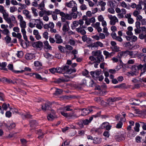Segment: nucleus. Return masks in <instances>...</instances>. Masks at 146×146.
<instances>
[{"label": "nucleus", "mask_w": 146, "mask_h": 146, "mask_svg": "<svg viewBox=\"0 0 146 146\" xmlns=\"http://www.w3.org/2000/svg\"><path fill=\"white\" fill-rule=\"evenodd\" d=\"M7 65V63L5 62H3L2 63L0 62V69L4 70H7V68H5Z\"/></svg>", "instance_id": "bb28decb"}, {"label": "nucleus", "mask_w": 146, "mask_h": 146, "mask_svg": "<svg viewBox=\"0 0 146 146\" xmlns=\"http://www.w3.org/2000/svg\"><path fill=\"white\" fill-rule=\"evenodd\" d=\"M0 13L2 14L3 18L5 21L8 23L10 21L8 13L6 12V10L2 5H0Z\"/></svg>", "instance_id": "f03ea898"}, {"label": "nucleus", "mask_w": 146, "mask_h": 146, "mask_svg": "<svg viewBox=\"0 0 146 146\" xmlns=\"http://www.w3.org/2000/svg\"><path fill=\"white\" fill-rule=\"evenodd\" d=\"M100 113V112H99L98 113L97 115H93L92 116L90 117L89 120L88 119H86L82 121L83 124L85 125H87L88 124V123H90V122L93 119V117H97L99 116Z\"/></svg>", "instance_id": "6e6552de"}, {"label": "nucleus", "mask_w": 146, "mask_h": 146, "mask_svg": "<svg viewBox=\"0 0 146 146\" xmlns=\"http://www.w3.org/2000/svg\"><path fill=\"white\" fill-rule=\"evenodd\" d=\"M33 75H35V78L38 80H44L45 81L47 80V79L46 78H42L40 75L39 74L37 73H33Z\"/></svg>", "instance_id": "7c9ffc66"}, {"label": "nucleus", "mask_w": 146, "mask_h": 146, "mask_svg": "<svg viewBox=\"0 0 146 146\" xmlns=\"http://www.w3.org/2000/svg\"><path fill=\"white\" fill-rule=\"evenodd\" d=\"M17 10V8L15 6L11 7L10 8V12L11 13H13Z\"/></svg>", "instance_id": "603ef678"}, {"label": "nucleus", "mask_w": 146, "mask_h": 146, "mask_svg": "<svg viewBox=\"0 0 146 146\" xmlns=\"http://www.w3.org/2000/svg\"><path fill=\"white\" fill-rule=\"evenodd\" d=\"M108 17L110 20V23L111 25H114L116 22H118V20L115 16L109 15Z\"/></svg>", "instance_id": "20e7f679"}, {"label": "nucleus", "mask_w": 146, "mask_h": 146, "mask_svg": "<svg viewBox=\"0 0 146 146\" xmlns=\"http://www.w3.org/2000/svg\"><path fill=\"white\" fill-rule=\"evenodd\" d=\"M68 43L72 46H74L75 44V42L72 38L69 39Z\"/></svg>", "instance_id": "680f3d73"}, {"label": "nucleus", "mask_w": 146, "mask_h": 146, "mask_svg": "<svg viewBox=\"0 0 146 146\" xmlns=\"http://www.w3.org/2000/svg\"><path fill=\"white\" fill-rule=\"evenodd\" d=\"M0 31L2 32V33L3 34L6 35L7 36L8 35L9 33V31L7 29H5L3 30H1L0 29Z\"/></svg>", "instance_id": "a19ab883"}, {"label": "nucleus", "mask_w": 146, "mask_h": 146, "mask_svg": "<svg viewBox=\"0 0 146 146\" xmlns=\"http://www.w3.org/2000/svg\"><path fill=\"white\" fill-rule=\"evenodd\" d=\"M19 83L20 84L24 86H27V85L25 83V81L22 79H18L17 80Z\"/></svg>", "instance_id": "5fc2aeb1"}, {"label": "nucleus", "mask_w": 146, "mask_h": 146, "mask_svg": "<svg viewBox=\"0 0 146 146\" xmlns=\"http://www.w3.org/2000/svg\"><path fill=\"white\" fill-rule=\"evenodd\" d=\"M137 20L140 21L142 25H146V19L143 18V17L141 15H139L137 17Z\"/></svg>", "instance_id": "2eb2a0df"}, {"label": "nucleus", "mask_w": 146, "mask_h": 146, "mask_svg": "<svg viewBox=\"0 0 146 146\" xmlns=\"http://www.w3.org/2000/svg\"><path fill=\"white\" fill-rule=\"evenodd\" d=\"M83 113L81 114L82 115L85 116L87 115L90 113V111L88 109H84L82 110Z\"/></svg>", "instance_id": "a18cd8bd"}, {"label": "nucleus", "mask_w": 146, "mask_h": 146, "mask_svg": "<svg viewBox=\"0 0 146 146\" xmlns=\"http://www.w3.org/2000/svg\"><path fill=\"white\" fill-rule=\"evenodd\" d=\"M83 19L85 21V24L88 25H90L91 23H94L96 21L94 17L90 18H87L86 17L84 19L83 18Z\"/></svg>", "instance_id": "0eeeda50"}, {"label": "nucleus", "mask_w": 146, "mask_h": 146, "mask_svg": "<svg viewBox=\"0 0 146 146\" xmlns=\"http://www.w3.org/2000/svg\"><path fill=\"white\" fill-rule=\"evenodd\" d=\"M97 60H96V62L98 63H99L101 61L102 62L104 60L103 56L102 55L97 57Z\"/></svg>", "instance_id": "09e8293b"}, {"label": "nucleus", "mask_w": 146, "mask_h": 146, "mask_svg": "<svg viewBox=\"0 0 146 146\" xmlns=\"http://www.w3.org/2000/svg\"><path fill=\"white\" fill-rule=\"evenodd\" d=\"M52 104V103L49 101H47L42 106V109L43 111H45L49 109V106Z\"/></svg>", "instance_id": "1a4fd4ad"}, {"label": "nucleus", "mask_w": 146, "mask_h": 146, "mask_svg": "<svg viewBox=\"0 0 146 146\" xmlns=\"http://www.w3.org/2000/svg\"><path fill=\"white\" fill-rule=\"evenodd\" d=\"M20 27L21 28V32L23 34L24 39L25 40H27V38L26 35V31L25 28L27 27L26 22L25 21L19 23Z\"/></svg>", "instance_id": "7ed1b4c3"}, {"label": "nucleus", "mask_w": 146, "mask_h": 146, "mask_svg": "<svg viewBox=\"0 0 146 146\" xmlns=\"http://www.w3.org/2000/svg\"><path fill=\"white\" fill-rule=\"evenodd\" d=\"M55 41L57 44H61L63 42V40L61 36L58 34H56L55 35Z\"/></svg>", "instance_id": "4468645a"}, {"label": "nucleus", "mask_w": 146, "mask_h": 146, "mask_svg": "<svg viewBox=\"0 0 146 146\" xmlns=\"http://www.w3.org/2000/svg\"><path fill=\"white\" fill-rule=\"evenodd\" d=\"M131 17V15L130 13L126 14L125 15V18L127 19L128 23L130 24H133L134 22V20Z\"/></svg>", "instance_id": "9d476101"}, {"label": "nucleus", "mask_w": 146, "mask_h": 146, "mask_svg": "<svg viewBox=\"0 0 146 146\" xmlns=\"http://www.w3.org/2000/svg\"><path fill=\"white\" fill-rule=\"evenodd\" d=\"M81 4L82 5L80 6V9L81 10L84 11L87 9V7L86 5L84 4L83 3Z\"/></svg>", "instance_id": "3c124183"}, {"label": "nucleus", "mask_w": 146, "mask_h": 146, "mask_svg": "<svg viewBox=\"0 0 146 146\" xmlns=\"http://www.w3.org/2000/svg\"><path fill=\"white\" fill-rule=\"evenodd\" d=\"M140 13V11H138L137 10H135L133 12V15L135 17H136V19L137 20V17L139 15V14Z\"/></svg>", "instance_id": "864d4df0"}, {"label": "nucleus", "mask_w": 146, "mask_h": 146, "mask_svg": "<svg viewBox=\"0 0 146 146\" xmlns=\"http://www.w3.org/2000/svg\"><path fill=\"white\" fill-rule=\"evenodd\" d=\"M44 44L45 46H46V48L47 49L51 50L52 49L51 46L49 45L48 42L47 41H46L44 42Z\"/></svg>", "instance_id": "de8ad7c7"}, {"label": "nucleus", "mask_w": 146, "mask_h": 146, "mask_svg": "<svg viewBox=\"0 0 146 146\" xmlns=\"http://www.w3.org/2000/svg\"><path fill=\"white\" fill-rule=\"evenodd\" d=\"M39 21L38 23L36 24V27L38 29L41 30L42 28V25L43 24L42 21H41L40 19H36L35 21Z\"/></svg>", "instance_id": "6ab92c4d"}, {"label": "nucleus", "mask_w": 146, "mask_h": 146, "mask_svg": "<svg viewBox=\"0 0 146 146\" xmlns=\"http://www.w3.org/2000/svg\"><path fill=\"white\" fill-rule=\"evenodd\" d=\"M93 54L95 56H97V57L101 55L102 52L100 50H98L96 51H94L92 52Z\"/></svg>", "instance_id": "37998d69"}, {"label": "nucleus", "mask_w": 146, "mask_h": 146, "mask_svg": "<svg viewBox=\"0 0 146 146\" xmlns=\"http://www.w3.org/2000/svg\"><path fill=\"white\" fill-rule=\"evenodd\" d=\"M69 22L67 21L63 25L62 27V31L64 32H66L68 31L69 29Z\"/></svg>", "instance_id": "a211bd4d"}, {"label": "nucleus", "mask_w": 146, "mask_h": 146, "mask_svg": "<svg viewBox=\"0 0 146 146\" xmlns=\"http://www.w3.org/2000/svg\"><path fill=\"white\" fill-rule=\"evenodd\" d=\"M35 57L34 55L31 53L27 54L25 56L26 59L28 60H31L34 58Z\"/></svg>", "instance_id": "cd10ccee"}, {"label": "nucleus", "mask_w": 146, "mask_h": 146, "mask_svg": "<svg viewBox=\"0 0 146 146\" xmlns=\"http://www.w3.org/2000/svg\"><path fill=\"white\" fill-rule=\"evenodd\" d=\"M5 40L6 43H9L11 42V38L8 35H7L5 38Z\"/></svg>", "instance_id": "052dcab7"}, {"label": "nucleus", "mask_w": 146, "mask_h": 146, "mask_svg": "<svg viewBox=\"0 0 146 146\" xmlns=\"http://www.w3.org/2000/svg\"><path fill=\"white\" fill-rule=\"evenodd\" d=\"M76 31L78 33H80L82 35H84L86 34V32L84 30L82 29L78 28L76 29Z\"/></svg>", "instance_id": "79ce46f5"}, {"label": "nucleus", "mask_w": 146, "mask_h": 146, "mask_svg": "<svg viewBox=\"0 0 146 146\" xmlns=\"http://www.w3.org/2000/svg\"><path fill=\"white\" fill-rule=\"evenodd\" d=\"M99 46L100 47H102L103 46V44L100 41H97L94 43V45L92 47H97Z\"/></svg>", "instance_id": "72a5a7b5"}, {"label": "nucleus", "mask_w": 146, "mask_h": 146, "mask_svg": "<svg viewBox=\"0 0 146 146\" xmlns=\"http://www.w3.org/2000/svg\"><path fill=\"white\" fill-rule=\"evenodd\" d=\"M139 123L143 129L146 130V123H144L143 122H140Z\"/></svg>", "instance_id": "0e129e2a"}, {"label": "nucleus", "mask_w": 146, "mask_h": 146, "mask_svg": "<svg viewBox=\"0 0 146 146\" xmlns=\"http://www.w3.org/2000/svg\"><path fill=\"white\" fill-rule=\"evenodd\" d=\"M58 50L61 53H64L65 52L64 49H65V47L61 45H59L58 46Z\"/></svg>", "instance_id": "49530a36"}, {"label": "nucleus", "mask_w": 146, "mask_h": 146, "mask_svg": "<svg viewBox=\"0 0 146 146\" xmlns=\"http://www.w3.org/2000/svg\"><path fill=\"white\" fill-rule=\"evenodd\" d=\"M127 55H129L131 58H134L135 57L136 53L134 54V52L132 51L127 50Z\"/></svg>", "instance_id": "58836bf2"}, {"label": "nucleus", "mask_w": 146, "mask_h": 146, "mask_svg": "<svg viewBox=\"0 0 146 146\" xmlns=\"http://www.w3.org/2000/svg\"><path fill=\"white\" fill-rule=\"evenodd\" d=\"M141 69V74L146 72V66L140 64L138 66L134 65L131 68L132 72L137 75L138 72V70Z\"/></svg>", "instance_id": "f257e3e1"}, {"label": "nucleus", "mask_w": 146, "mask_h": 146, "mask_svg": "<svg viewBox=\"0 0 146 146\" xmlns=\"http://www.w3.org/2000/svg\"><path fill=\"white\" fill-rule=\"evenodd\" d=\"M65 48L69 50H71L73 49V48L71 45L66 44L65 45Z\"/></svg>", "instance_id": "774afa93"}, {"label": "nucleus", "mask_w": 146, "mask_h": 146, "mask_svg": "<svg viewBox=\"0 0 146 146\" xmlns=\"http://www.w3.org/2000/svg\"><path fill=\"white\" fill-rule=\"evenodd\" d=\"M23 14L25 16L26 19L30 20L31 19L32 16L30 14V12L27 10L24 9L22 11Z\"/></svg>", "instance_id": "9b49d317"}, {"label": "nucleus", "mask_w": 146, "mask_h": 146, "mask_svg": "<svg viewBox=\"0 0 146 146\" xmlns=\"http://www.w3.org/2000/svg\"><path fill=\"white\" fill-rule=\"evenodd\" d=\"M48 33L47 31H45L42 34L43 37L46 40L48 38Z\"/></svg>", "instance_id": "bf43d9fd"}, {"label": "nucleus", "mask_w": 146, "mask_h": 146, "mask_svg": "<svg viewBox=\"0 0 146 146\" xmlns=\"http://www.w3.org/2000/svg\"><path fill=\"white\" fill-rule=\"evenodd\" d=\"M132 43L130 42H127L124 43L123 46L126 48H130L132 46Z\"/></svg>", "instance_id": "e433bc0d"}, {"label": "nucleus", "mask_w": 146, "mask_h": 146, "mask_svg": "<svg viewBox=\"0 0 146 146\" xmlns=\"http://www.w3.org/2000/svg\"><path fill=\"white\" fill-rule=\"evenodd\" d=\"M76 4L75 2L73 1H71L69 2H67L65 4V5L66 6L72 8L75 6Z\"/></svg>", "instance_id": "dca6fc26"}, {"label": "nucleus", "mask_w": 146, "mask_h": 146, "mask_svg": "<svg viewBox=\"0 0 146 146\" xmlns=\"http://www.w3.org/2000/svg\"><path fill=\"white\" fill-rule=\"evenodd\" d=\"M45 5L44 1H42L40 3L38 4V9L40 10H43L44 8Z\"/></svg>", "instance_id": "2f4dec72"}, {"label": "nucleus", "mask_w": 146, "mask_h": 146, "mask_svg": "<svg viewBox=\"0 0 146 146\" xmlns=\"http://www.w3.org/2000/svg\"><path fill=\"white\" fill-rule=\"evenodd\" d=\"M17 18L19 21V23L22 22L24 21L23 17L20 14H19L17 16Z\"/></svg>", "instance_id": "8fccbe9b"}, {"label": "nucleus", "mask_w": 146, "mask_h": 146, "mask_svg": "<svg viewBox=\"0 0 146 146\" xmlns=\"http://www.w3.org/2000/svg\"><path fill=\"white\" fill-rule=\"evenodd\" d=\"M121 6L124 8H125L127 9H129L130 7L129 5H127V4L124 1H122L120 3Z\"/></svg>", "instance_id": "c756f323"}, {"label": "nucleus", "mask_w": 146, "mask_h": 146, "mask_svg": "<svg viewBox=\"0 0 146 146\" xmlns=\"http://www.w3.org/2000/svg\"><path fill=\"white\" fill-rule=\"evenodd\" d=\"M37 124V123L36 120H32L30 121V125L31 127H33V128L31 129L30 130L32 129H34L35 127Z\"/></svg>", "instance_id": "c85d7f7f"}, {"label": "nucleus", "mask_w": 146, "mask_h": 146, "mask_svg": "<svg viewBox=\"0 0 146 146\" xmlns=\"http://www.w3.org/2000/svg\"><path fill=\"white\" fill-rule=\"evenodd\" d=\"M117 98H110L107 100L108 104L109 106H111L113 104V102L116 101Z\"/></svg>", "instance_id": "a878e982"}, {"label": "nucleus", "mask_w": 146, "mask_h": 146, "mask_svg": "<svg viewBox=\"0 0 146 146\" xmlns=\"http://www.w3.org/2000/svg\"><path fill=\"white\" fill-rule=\"evenodd\" d=\"M61 17L62 21L64 22L67 20H71L72 19L71 16L68 14L65 13L63 12L61 13L60 15Z\"/></svg>", "instance_id": "39448f33"}, {"label": "nucleus", "mask_w": 146, "mask_h": 146, "mask_svg": "<svg viewBox=\"0 0 146 146\" xmlns=\"http://www.w3.org/2000/svg\"><path fill=\"white\" fill-rule=\"evenodd\" d=\"M127 56V50L125 51H121L118 53L117 56L120 59H121L122 57L126 56Z\"/></svg>", "instance_id": "b1692460"}, {"label": "nucleus", "mask_w": 146, "mask_h": 146, "mask_svg": "<svg viewBox=\"0 0 146 146\" xmlns=\"http://www.w3.org/2000/svg\"><path fill=\"white\" fill-rule=\"evenodd\" d=\"M100 23L99 22H96L95 23L92 24V26L96 29L99 33L101 32L102 29L100 26Z\"/></svg>", "instance_id": "ddd939ff"}, {"label": "nucleus", "mask_w": 146, "mask_h": 146, "mask_svg": "<svg viewBox=\"0 0 146 146\" xmlns=\"http://www.w3.org/2000/svg\"><path fill=\"white\" fill-rule=\"evenodd\" d=\"M35 66L36 67H40L42 66V63L38 61H36L34 62Z\"/></svg>", "instance_id": "13d9d810"}, {"label": "nucleus", "mask_w": 146, "mask_h": 146, "mask_svg": "<svg viewBox=\"0 0 146 146\" xmlns=\"http://www.w3.org/2000/svg\"><path fill=\"white\" fill-rule=\"evenodd\" d=\"M98 5L101 7V10L102 11H104L105 9V6L106 5L105 2L102 1H100L98 2Z\"/></svg>", "instance_id": "412c9836"}, {"label": "nucleus", "mask_w": 146, "mask_h": 146, "mask_svg": "<svg viewBox=\"0 0 146 146\" xmlns=\"http://www.w3.org/2000/svg\"><path fill=\"white\" fill-rule=\"evenodd\" d=\"M54 89L56 90L55 92L54 93V95H57L61 94L62 92V90L60 89L53 88H52L51 89Z\"/></svg>", "instance_id": "f704fd0d"}, {"label": "nucleus", "mask_w": 146, "mask_h": 146, "mask_svg": "<svg viewBox=\"0 0 146 146\" xmlns=\"http://www.w3.org/2000/svg\"><path fill=\"white\" fill-rule=\"evenodd\" d=\"M100 139L98 138H95L94 139L93 142L95 144L99 143H100Z\"/></svg>", "instance_id": "4d7b16f0"}, {"label": "nucleus", "mask_w": 146, "mask_h": 146, "mask_svg": "<svg viewBox=\"0 0 146 146\" xmlns=\"http://www.w3.org/2000/svg\"><path fill=\"white\" fill-rule=\"evenodd\" d=\"M58 118L56 115H53L51 113L48 114L47 116L48 120L50 121H52L53 120Z\"/></svg>", "instance_id": "f3484780"}, {"label": "nucleus", "mask_w": 146, "mask_h": 146, "mask_svg": "<svg viewBox=\"0 0 146 146\" xmlns=\"http://www.w3.org/2000/svg\"><path fill=\"white\" fill-rule=\"evenodd\" d=\"M33 34L37 40H39L41 38V36L39 35L38 31L37 30H34L33 31Z\"/></svg>", "instance_id": "aec40b11"}, {"label": "nucleus", "mask_w": 146, "mask_h": 146, "mask_svg": "<svg viewBox=\"0 0 146 146\" xmlns=\"http://www.w3.org/2000/svg\"><path fill=\"white\" fill-rule=\"evenodd\" d=\"M44 56L48 59H50L53 58L54 56L46 52L43 54Z\"/></svg>", "instance_id": "473e14b6"}, {"label": "nucleus", "mask_w": 146, "mask_h": 146, "mask_svg": "<svg viewBox=\"0 0 146 146\" xmlns=\"http://www.w3.org/2000/svg\"><path fill=\"white\" fill-rule=\"evenodd\" d=\"M112 50L115 52H117L120 51L119 47L117 46H115L113 47H111Z\"/></svg>", "instance_id": "6e6d98bb"}, {"label": "nucleus", "mask_w": 146, "mask_h": 146, "mask_svg": "<svg viewBox=\"0 0 146 146\" xmlns=\"http://www.w3.org/2000/svg\"><path fill=\"white\" fill-rule=\"evenodd\" d=\"M140 33H146V27H145L143 26L140 28Z\"/></svg>", "instance_id": "338daca9"}, {"label": "nucleus", "mask_w": 146, "mask_h": 146, "mask_svg": "<svg viewBox=\"0 0 146 146\" xmlns=\"http://www.w3.org/2000/svg\"><path fill=\"white\" fill-rule=\"evenodd\" d=\"M32 46L34 48H39L40 49L42 48L43 46V44L42 42L38 41L33 43Z\"/></svg>", "instance_id": "423d86ee"}, {"label": "nucleus", "mask_w": 146, "mask_h": 146, "mask_svg": "<svg viewBox=\"0 0 146 146\" xmlns=\"http://www.w3.org/2000/svg\"><path fill=\"white\" fill-rule=\"evenodd\" d=\"M3 124L5 127L8 130H10L14 128L15 126V124L14 123H11L9 125H8L5 123H4Z\"/></svg>", "instance_id": "5701e85b"}, {"label": "nucleus", "mask_w": 146, "mask_h": 146, "mask_svg": "<svg viewBox=\"0 0 146 146\" xmlns=\"http://www.w3.org/2000/svg\"><path fill=\"white\" fill-rule=\"evenodd\" d=\"M127 30L126 31V34L129 36H131L133 35L132 31L133 30V27L131 26H129L127 27Z\"/></svg>", "instance_id": "393cba45"}, {"label": "nucleus", "mask_w": 146, "mask_h": 146, "mask_svg": "<svg viewBox=\"0 0 146 146\" xmlns=\"http://www.w3.org/2000/svg\"><path fill=\"white\" fill-rule=\"evenodd\" d=\"M63 72L62 68L58 67L56 68V73H62Z\"/></svg>", "instance_id": "69168bd1"}, {"label": "nucleus", "mask_w": 146, "mask_h": 146, "mask_svg": "<svg viewBox=\"0 0 146 146\" xmlns=\"http://www.w3.org/2000/svg\"><path fill=\"white\" fill-rule=\"evenodd\" d=\"M101 72L99 70L95 71H92L90 72V74L93 78L95 80H97Z\"/></svg>", "instance_id": "f8f14e48"}, {"label": "nucleus", "mask_w": 146, "mask_h": 146, "mask_svg": "<svg viewBox=\"0 0 146 146\" xmlns=\"http://www.w3.org/2000/svg\"><path fill=\"white\" fill-rule=\"evenodd\" d=\"M79 24V23L78 21H75L73 23V25L71 26V27L72 29H74L75 28L78 26Z\"/></svg>", "instance_id": "ea45409f"}, {"label": "nucleus", "mask_w": 146, "mask_h": 146, "mask_svg": "<svg viewBox=\"0 0 146 146\" xmlns=\"http://www.w3.org/2000/svg\"><path fill=\"white\" fill-rule=\"evenodd\" d=\"M20 115H21V117L23 119H24L30 117H31V115L28 113L27 114H23V113L21 112L20 113Z\"/></svg>", "instance_id": "4c0bfd02"}, {"label": "nucleus", "mask_w": 146, "mask_h": 146, "mask_svg": "<svg viewBox=\"0 0 146 146\" xmlns=\"http://www.w3.org/2000/svg\"><path fill=\"white\" fill-rule=\"evenodd\" d=\"M31 69L28 67H25L24 70H15L13 71L14 73H22L25 71L31 72Z\"/></svg>", "instance_id": "4be33fe9"}, {"label": "nucleus", "mask_w": 146, "mask_h": 146, "mask_svg": "<svg viewBox=\"0 0 146 146\" xmlns=\"http://www.w3.org/2000/svg\"><path fill=\"white\" fill-rule=\"evenodd\" d=\"M104 125H106V129L107 130H109L110 129L111 126L109 125V123L107 122L104 123L102 124V126Z\"/></svg>", "instance_id": "e2e57ef3"}, {"label": "nucleus", "mask_w": 146, "mask_h": 146, "mask_svg": "<svg viewBox=\"0 0 146 146\" xmlns=\"http://www.w3.org/2000/svg\"><path fill=\"white\" fill-rule=\"evenodd\" d=\"M31 10L34 16L35 17H37L38 16V14L37 9L33 7L31 8Z\"/></svg>", "instance_id": "c9c22d12"}, {"label": "nucleus", "mask_w": 146, "mask_h": 146, "mask_svg": "<svg viewBox=\"0 0 146 146\" xmlns=\"http://www.w3.org/2000/svg\"><path fill=\"white\" fill-rule=\"evenodd\" d=\"M140 125V123L139 124L138 123H136L135 124V126L134 128L135 130L137 132H139V127Z\"/></svg>", "instance_id": "c03bdc74"}]
</instances>
